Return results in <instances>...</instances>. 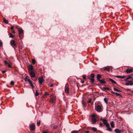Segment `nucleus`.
I'll return each instance as SVG.
<instances>
[{
  "instance_id": "f257e3e1",
  "label": "nucleus",
  "mask_w": 133,
  "mask_h": 133,
  "mask_svg": "<svg viewBox=\"0 0 133 133\" xmlns=\"http://www.w3.org/2000/svg\"><path fill=\"white\" fill-rule=\"evenodd\" d=\"M97 80L100 82L101 84H104L106 83V82L100 79V78L102 77L101 75L100 74H97Z\"/></svg>"
},
{
  "instance_id": "f03ea898",
  "label": "nucleus",
  "mask_w": 133,
  "mask_h": 133,
  "mask_svg": "<svg viewBox=\"0 0 133 133\" xmlns=\"http://www.w3.org/2000/svg\"><path fill=\"white\" fill-rule=\"evenodd\" d=\"M103 108V106L102 105H98L95 107V109L98 112H101L102 111V109Z\"/></svg>"
},
{
  "instance_id": "7ed1b4c3",
  "label": "nucleus",
  "mask_w": 133,
  "mask_h": 133,
  "mask_svg": "<svg viewBox=\"0 0 133 133\" xmlns=\"http://www.w3.org/2000/svg\"><path fill=\"white\" fill-rule=\"evenodd\" d=\"M101 121L103 122V123L104 125L106 126V127H109V125L110 124H109L107 120L104 119H102Z\"/></svg>"
},
{
  "instance_id": "20e7f679",
  "label": "nucleus",
  "mask_w": 133,
  "mask_h": 133,
  "mask_svg": "<svg viewBox=\"0 0 133 133\" xmlns=\"http://www.w3.org/2000/svg\"><path fill=\"white\" fill-rule=\"evenodd\" d=\"M18 32L19 33V37L21 38L23 34V30L22 28H19L18 29Z\"/></svg>"
},
{
  "instance_id": "39448f33",
  "label": "nucleus",
  "mask_w": 133,
  "mask_h": 133,
  "mask_svg": "<svg viewBox=\"0 0 133 133\" xmlns=\"http://www.w3.org/2000/svg\"><path fill=\"white\" fill-rule=\"evenodd\" d=\"M38 81L39 85H41L44 82V80L42 77H40L38 78Z\"/></svg>"
},
{
  "instance_id": "423d86ee",
  "label": "nucleus",
  "mask_w": 133,
  "mask_h": 133,
  "mask_svg": "<svg viewBox=\"0 0 133 133\" xmlns=\"http://www.w3.org/2000/svg\"><path fill=\"white\" fill-rule=\"evenodd\" d=\"M30 129L32 131L34 130L35 129V125L34 124H33L30 125Z\"/></svg>"
},
{
  "instance_id": "0eeeda50",
  "label": "nucleus",
  "mask_w": 133,
  "mask_h": 133,
  "mask_svg": "<svg viewBox=\"0 0 133 133\" xmlns=\"http://www.w3.org/2000/svg\"><path fill=\"white\" fill-rule=\"evenodd\" d=\"M4 62L5 65H7L9 68H11L12 67L11 65L6 60H5L4 61Z\"/></svg>"
},
{
  "instance_id": "6e6552de",
  "label": "nucleus",
  "mask_w": 133,
  "mask_h": 133,
  "mask_svg": "<svg viewBox=\"0 0 133 133\" xmlns=\"http://www.w3.org/2000/svg\"><path fill=\"white\" fill-rule=\"evenodd\" d=\"M10 45L12 46L13 45L14 46H15L16 45V44L15 41L14 40H11L10 42Z\"/></svg>"
},
{
  "instance_id": "1a4fd4ad",
  "label": "nucleus",
  "mask_w": 133,
  "mask_h": 133,
  "mask_svg": "<svg viewBox=\"0 0 133 133\" xmlns=\"http://www.w3.org/2000/svg\"><path fill=\"white\" fill-rule=\"evenodd\" d=\"M30 75L31 77L34 78L35 76V74L34 72L32 71L30 73Z\"/></svg>"
},
{
  "instance_id": "9d476101",
  "label": "nucleus",
  "mask_w": 133,
  "mask_h": 133,
  "mask_svg": "<svg viewBox=\"0 0 133 133\" xmlns=\"http://www.w3.org/2000/svg\"><path fill=\"white\" fill-rule=\"evenodd\" d=\"M101 89L102 91H105V90H108L109 91L110 90L109 88L108 87H104L102 88H100Z\"/></svg>"
},
{
  "instance_id": "9b49d317",
  "label": "nucleus",
  "mask_w": 133,
  "mask_h": 133,
  "mask_svg": "<svg viewBox=\"0 0 133 133\" xmlns=\"http://www.w3.org/2000/svg\"><path fill=\"white\" fill-rule=\"evenodd\" d=\"M97 121V119L95 118H92V124H95Z\"/></svg>"
},
{
  "instance_id": "f8f14e48",
  "label": "nucleus",
  "mask_w": 133,
  "mask_h": 133,
  "mask_svg": "<svg viewBox=\"0 0 133 133\" xmlns=\"http://www.w3.org/2000/svg\"><path fill=\"white\" fill-rule=\"evenodd\" d=\"M115 77L121 79H123L125 78V76H115Z\"/></svg>"
},
{
  "instance_id": "ddd939ff",
  "label": "nucleus",
  "mask_w": 133,
  "mask_h": 133,
  "mask_svg": "<svg viewBox=\"0 0 133 133\" xmlns=\"http://www.w3.org/2000/svg\"><path fill=\"white\" fill-rule=\"evenodd\" d=\"M65 90L66 93L67 94L69 93V88L68 87L65 86Z\"/></svg>"
},
{
  "instance_id": "4468645a",
  "label": "nucleus",
  "mask_w": 133,
  "mask_h": 133,
  "mask_svg": "<svg viewBox=\"0 0 133 133\" xmlns=\"http://www.w3.org/2000/svg\"><path fill=\"white\" fill-rule=\"evenodd\" d=\"M114 131L116 133H121L122 132L121 130H119L118 129H116L114 130Z\"/></svg>"
},
{
  "instance_id": "2eb2a0df",
  "label": "nucleus",
  "mask_w": 133,
  "mask_h": 133,
  "mask_svg": "<svg viewBox=\"0 0 133 133\" xmlns=\"http://www.w3.org/2000/svg\"><path fill=\"white\" fill-rule=\"evenodd\" d=\"M28 68L29 70L31 71L33 70V66L31 65L28 66Z\"/></svg>"
},
{
  "instance_id": "dca6fc26",
  "label": "nucleus",
  "mask_w": 133,
  "mask_h": 133,
  "mask_svg": "<svg viewBox=\"0 0 133 133\" xmlns=\"http://www.w3.org/2000/svg\"><path fill=\"white\" fill-rule=\"evenodd\" d=\"M132 70L131 69H127L126 70V72L127 73H130L132 72Z\"/></svg>"
},
{
  "instance_id": "f3484780",
  "label": "nucleus",
  "mask_w": 133,
  "mask_h": 133,
  "mask_svg": "<svg viewBox=\"0 0 133 133\" xmlns=\"http://www.w3.org/2000/svg\"><path fill=\"white\" fill-rule=\"evenodd\" d=\"M107 127V128H108L106 129V130L109 131L110 132H111V131H112V128H111V127L110 128V124L109 125V127Z\"/></svg>"
},
{
  "instance_id": "a211bd4d",
  "label": "nucleus",
  "mask_w": 133,
  "mask_h": 133,
  "mask_svg": "<svg viewBox=\"0 0 133 133\" xmlns=\"http://www.w3.org/2000/svg\"><path fill=\"white\" fill-rule=\"evenodd\" d=\"M110 125L111 127V128H114L115 127L114 125V122L112 121L110 122Z\"/></svg>"
},
{
  "instance_id": "6ab92c4d",
  "label": "nucleus",
  "mask_w": 133,
  "mask_h": 133,
  "mask_svg": "<svg viewBox=\"0 0 133 133\" xmlns=\"http://www.w3.org/2000/svg\"><path fill=\"white\" fill-rule=\"evenodd\" d=\"M9 35L10 38H13L15 37V36L11 33H9Z\"/></svg>"
},
{
  "instance_id": "aec40b11",
  "label": "nucleus",
  "mask_w": 133,
  "mask_h": 133,
  "mask_svg": "<svg viewBox=\"0 0 133 133\" xmlns=\"http://www.w3.org/2000/svg\"><path fill=\"white\" fill-rule=\"evenodd\" d=\"M108 99L106 97H105L104 98V102L106 104H107L108 103Z\"/></svg>"
},
{
  "instance_id": "412c9836",
  "label": "nucleus",
  "mask_w": 133,
  "mask_h": 133,
  "mask_svg": "<svg viewBox=\"0 0 133 133\" xmlns=\"http://www.w3.org/2000/svg\"><path fill=\"white\" fill-rule=\"evenodd\" d=\"M94 78H89V79L91 81V83H93L95 81Z\"/></svg>"
},
{
  "instance_id": "4be33fe9",
  "label": "nucleus",
  "mask_w": 133,
  "mask_h": 133,
  "mask_svg": "<svg viewBox=\"0 0 133 133\" xmlns=\"http://www.w3.org/2000/svg\"><path fill=\"white\" fill-rule=\"evenodd\" d=\"M3 21L5 24H8V20L6 19L5 18H4L3 19Z\"/></svg>"
},
{
  "instance_id": "5701e85b",
  "label": "nucleus",
  "mask_w": 133,
  "mask_h": 133,
  "mask_svg": "<svg viewBox=\"0 0 133 133\" xmlns=\"http://www.w3.org/2000/svg\"><path fill=\"white\" fill-rule=\"evenodd\" d=\"M50 101V102L52 103H55L54 99L52 98H51V99Z\"/></svg>"
},
{
  "instance_id": "b1692460",
  "label": "nucleus",
  "mask_w": 133,
  "mask_h": 133,
  "mask_svg": "<svg viewBox=\"0 0 133 133\" xmlns=\"http://www.w3.org/2000/svg\"><path fill=\"white\" fill-rule=\"evenodd\" d=\"M90 77L92 78H94L95 77L94 74L92 73L90 75Z\"/></svg>"
},
{
  "instance_id": "393cba45",
  "label": "nucleus",
  "mask_w": 133,
  "mask_h": 133,
  "mask_svg": "<svg viewBox=\"0 0 133 133\" xmlns=\"http://www.w3.org/2000/svg\"><path fill=\"white\" fill-rule=\"evenodd\" d=\"M114 91H116L118 92H121V91L120 90H118L115 88H114Z\"/></svg>"
},
{
  "instance_id": "a878e982",
  "label": "nucleus",
  "mask_w": 133,
  "mask_h": 133,
  "mask_svg": "<svg viewBox=\"0 0 133 133\" xmlns=\"http://www.w3.org/2000/svg\"><path fill=\"white\" fill-rule=\"evenodd\" d=\"M104 68L105 70H107L109 71L110 70L107 67H104Z\"/></svg>"
},
{
  "instance_id": "bb28decb",
  "label": "nucleus",
  "mask_w": 133,
  "mask_h": 133,
  "mask_svg": "<svg viewBox=\"0 0 133 133\" xmlns=\"http://www.w3.org/2000/svg\"><path fill=\"white\" fill-rule=\"evenodd\" d=\"M35 92L36 93L35 94V95L36 96H38V95H39V93L36 90Z\"/></svg>"
},
{
  "instance_id": "cd10ccee",
  "label": "nucleus",
  "mask_w": 133,
  "mask_h": 133,
  "mask_svg": "<svg viewBox=\"0 0 133 133\" xmlns=\"http://www.w3.org/2000/svg\"><path fill=\"white\" fill-rule=\"evenodd\" d=\"M109 81H110L112 83H114L115 81L113 79L110 78H109Z\"/></svg>"
},
{
  "instance_id": "c85d7f7f",
  "label": "nucleus",
  "mask_w": 133,
  "mask_h": 133,
  "mask_svg": "<svg viewBox=\"0 0 133 133\" xmlns=\"http://www.w3.org/2000/svg\"><path fill=\"white\" fill-rule=\"evenodd\" d=\"M78 131L77 130H73L71 133H78Z\"/></svg>"
},
{
  "instance_id": "c756f323",
  "label": "nucleus",
  "mask_w": 133,
  "mask_h": 133,
  "mask_svg": "<svg viewBox=\"0 0 133 133\" xmlns=\"http://www.w3.org/2000/svg\"><path fill=\"white\" fill-rule=\"evenodd\" d=\"M32 63L33 64H34L35 63V60L34 59H32Z\"/></svg>"
},
{
  "instance_id": "7c9ffc66",
  "label": "nucleus",
  "mask_w": 133,
  "mask_h": 133,
  "mask_svg": "<svg viewBox=\"0 0 133 133\" xmlns=\"http://www.w3.org/2000/svg\"><path fill=\"white\" fill-rule=\"evenodd\" d=\"M92 128V129L94 131H96L97 130V128L94 127H91Z\"/></svg>"
},
{
  "instance_id": "2f4dec72",
  "label": "nucleus",
  "mask_w": 133,
  "mask_h": 133,
  "mask_svg": "<svg viewBox=\"0 0 133 133\" xmlns=\"http://www.w3.org/2000/svg\"><path fill=\"white\" fill-rule=\"evenodd\" d=\"M28 78V76H26L25 78H24V80L25 81H28V80L29 79H28L27 78Z\"/></svg>"
},
{
  "instance_id": "473e14b6",
  "label": "nucleus",
  "mask_w": 133,
  "mask_h": 133,
  "mask_svg": "<svg viewBox=\"0 0 133 133\" xmlns=\"http://www.w3.org/2000/svg\"><path fill=\"white\" fill-rule=\"evenodd\" d=\"M14 83H15V82L13 81H11L10 82V84L11 85H14Z\"/></svg>"
},
{
  "instance_id": "72a5a7b5",
  "label": "nucleus",
  "mask_w": 133,
  "mask_h": 133,
  "mask_svg": "<svg viewBox=\"0 0 133 133\" xmlns=\"http://www.w3.org/2000/svg\"><path fill=\"white\" fill-rule=\"evenodd\" d=\"M115 94L117 96H120L121 95L119 94L117 92H115Z\"/></svg>"
},
{
  "instance_id": "f704fd0d",
  "label": "nucleus",
  "mask_w": 133,
  "mask_h": 133,
  "mask_svg": "<svg viewBox=\"0 0 133 133\" xmlns=\"http://www.w3.org/2000/svg\"><path fill=\"white\" fill-rule=\"evenodd\" d=\"M2 45L3 43L1 40H0V46H2Z\"/></svg>"
},
{
  "instance_id": "c9c22d12",
  "label": "nucleus",
  "mask_w": 133,
  "mask_h": 133,
  "mask_svg": "<svg viewBox=\"0 0 133 133\" xmlns=\"http://www.w3.org/2000/svg\"><path fill=\"white\" fill-rule=\"evenodd\" d=\"M28 81L29 82L30 85L31 84H32V83L30 79L28 80Z\"/></svg>"
},
{
  "instance_id": "e433bc0d",
  "label": "nucleus",
  "mask_w": 133,
  "mask_h": 133,
  "mask_svg": "<svg viewBox=\"0 0 133 133\" xmlns=\"http://www.w3.org/2000/svg\"><path fill=\"white\" fill-rule=\"evenodd\" d=\"M95 116H96L94 114L92 115L91 116V117L92 118H94V117H95Z\"/></svg>"
},
{
  "instance_id": "4c0bfd02",
  "label": "nucleus",
  "mask_w": 133,
  "mask_h": 133,
  "mask_svg": "<svg viewBox=\"0 0 133 133\" xmlns=\"http://www.w3.org/2000/svg\"><path fill=\"white\" fill-rule=\"evenodd\" d=\"M99 126L100 127H103V124H102V123H101V122H100L99 123Z\"/></svg>"
},
{
  "instance_id": "58836bf2",
  "label": "nucleus",
  "mask_w": 133,
  "mask_h": 133,
  "mask_svg": "<svg viewBox=\"0 0 133 133\" xmlns=\"http://www.w3.org/2000/svg\"><path fill=\"white\" fill-rule=\"evenodd\" d=\"M40 123H41V121L40 120H39V121L38 122H37V125H39L40 124Z\"/></svg>"
},
{
  "instance_id": "ea45409f",
  "label": "nucleus",
  "mask_w": 133,
  "mask_h": 133,
  "mask_svg": "<svg viewBox=\"0 0 133 133\" xmlns=\"http://www.w3.org/2000/svg\"><path fill=\"white\" fill-rule=\"evenodd\" d=\"M57 125H55L53 127V128L54 129H56L57 128Z\"/></svg>"
},
{
  "instance_id": "a19ab883",
  "label": "nucleus",
  "mask_w": 133,
  "mask_h": 133,
  "mask_svg": "<svg viewBox=\"0 0 133 133\" xmlns=\"http://www.w3.org/2000/svg\"><path fill=\"white\" fill-rule=\"evenodd\" d=\"M83 78L84 79H86V77L85 76H83Z\"/></svg>"
},
{
  "instance_id": "79ce46f5",
  "label": "nucleus",
  "mask_w": 133,
  "mask_h": 133,
  "mask_svg": "<svg viewBox=\"0 0 133 133\" xmlns=\"http://www.w3.org/2000/svg\"><path fill=\"white\" fill-rule=\"evenodd\" d=\"M127 78H128V79H129L130 78H132V77L131 76H129Z\"/></svg>"
},
{
  "instance_id": "37998d69",
  "label": "nucleus",
  "mask_w": 133,
  "mask_h": 133,
  "mask_svg": "<svg viewBox=\"0 0 133 133\" xmlns=\"http://www.w3.org/2000/svg\"><path fill=\"white\" fill-rule=\"evenodd\" d=\"M91 101V99H89V100L88 101V103H90Z\"/></svg>"
},
{
  "instance_id": "c03bdc74",
  "label": "nucleus",
  "mask_w": 133,
  "mask_h": 133,
  "mask_svg": "<svg viewBox=\"0 0 133 133\" xmlns=\"http://www.w3.org/2000/svg\"><path fill=\"white\" fill-rule=\"evenodd\" d=\"M6 71V70L2 71V72L3 74H4Z\"/></svg>"
},
{
  "instance_id": "a18cd8bd",
  "label": "nucleus",
  "mask_w": 133,
  "mask_h": 133,
  "mask_svg": "<svg viewBox=\"0 0 133 133\" xmlns=\"http://www.w3.org/2000/svg\"><path fill=\"white\" fill-rule=\"evenodd\" d=\"M130 83H127L125 84V85H127V86H129V85H130Z\"/></svg>"
},
{
  "instance_id": "49530a36",
  "label": "nucleus",
  "mask_w": 133,
  "mask_h": 133,
  "mask_svg": "<svg viewBox=\"0 0 133 133\" xmlns=\"http://www.w3.org/2000/svg\"><path fill=\"white\" fill-rule=\"evenodd\" d=\"M45 95H49V93L48 92H45Z\"/></svg>"
},
{
  "instance_id": "de8ad7c7",
  "label": "nucleus",
  "mask_w": 133,
  "mask_h": 133,
  "mask_svg": "<svg viewBox=\"0 0 133 133\" xmlns=\"http://www.w3.org/2000/svg\"><path fill=\"white\" fill-rule=\"evenodd\" d=\"M128 80V78H127L125 79V81L128 82V81H129Z\"/></svg>"
},
{
  "instance_id": "09e8293b",
  "label": "nucleus",
  "mask_w": 133,
  "mask_h": 133,
  "mask_svg": "<svg viewBox=\"0 0 133 133\" xmlns=\"http://www.w3.org/2000/svg\"><path fill=\"white\" fill-rule=\"evenodd\" d=\"M31 86V87H32L33 88H34V85H33V84H31L30 85Z\"/></svg>"
},
{
  "instance_id": "8fccbe9b",
  "label": "nucleus",
  "mask_w": 133,
  "mask_h": 133,
  "mask_svg": "<svg viewBox=\"0 0 133 133\" xmlns=\"http://www.w3.org/2000/svg\"><path fill=\"white\" fill-rule=\"evenodd\" d=\"M82 104L83 106V107L84 108L85 107V104L84 103H83V102H82Z\"/></svg>"
},
{
  "instance_id": "3c124183",
  "label": "nucleus",
  "mask_w": 133,
  "mask_h": 133,
  "mask_svg": "<svg viewBox=\"0 0 133 133\" xmlns=\"http://www.w3.org/2000/svg\"><path fill=\"white\" fill-rule=\"evenodd\" d=\"M11 30H13L14 29V26H12L11 28Z\"/></svg>"
},
{
  "instance_id": "603ef678",
  "label": "nucleus",
  "mask_w": 133,
  "mask_h": 133,
  "mask_svg": "<svg viewBox=\"0 0 133 133\" xmlns=\"http://www.w3.org/2000/svg\"><path fill=\"white\" fill-rule=\"evenodd\" d=\"M84 82V81L83 80V81H82L81 82V83H82V84H83Z\"/></svg>"
},
{
  "instance_id": "864d4df0",
  "label": "nucleus",
  "mask_w": 133,
  "mask_h": 133,
  "mask_svg": "<svg viewBox=\"0 0 133 133\" xmlns=\"http://www.w3.org/2000/svg\"><path fill=\"white\" fill-rule=\"evenodd\" d=\"M87 129H90V130H92V128H91V127H88L87 128Z\"/></svg>"
},
{
  "instance_id": "5fc2aeb1",
  "label": "nucleus",
  "mask_w": 133,
  "mask_h": 133,
  "mask_svg": "<svg viewBox=\"0 0 133 133\" xmlns=\"http://www.w3.org/2000/svg\"><path fill=\"white\" fill-rule=\"evenodd\" d=\"M111 93H112V94H115V92L113 91H111Z\"/></svg>"
},
{
  "instance_id": "6e6d98bb",
  "label": "nucleus",
  "mask_w": 133,
  "mask_h": 133,
  "mask_svg": "<svg viewBox=\"0 0 133 133\" xmlns=\"http://www.w3.org/2000/svg\"><path fill=\"white\" fill-rule=\"evenodd\" d=\"M133 85V83H130V85L132 86Z\"/></svg>"
},
{
  "instance_id": "4d7b16f0",
  "label": "nucleus",
  "mask_w": 133,
  "mask_h": 133,
  "mask_svg": "<svg viewBox=\"0 0 133 133\" xmlns=\"http://www.w3.org/2000/svg\"><path fill=\"white\" fill-rule=\"evenodd\" d=\"M53 84H52L50 85V87H53Z\"/></svg>"
},
{
  "instance_id": "13d9d810",
  "label": "nucleus",
  "mask_w": 133,
  "mask_h": 133,
  "mask_svg": "<svg viewBox=\"0 0 133 133\" xmlns=\"http://www.w3.org/2000/svg\"><path fill=\"white\" fill-rule=\"evenodd\" d=\"M12 32L13 33H15V31L14 30H12Z\"/></svg>"
},
{
  "instance_id": "bf43d9fd",
  "label": "nucleus",
  "mask_w": 133,
  "mask_h": 133,
  "mask_svg": "<svg viewBox=\"0 0 133 133\" xmlns=\"http://www.w3.org/2000/svg\"><path fill=\"white\" fill-rule=\"evenodd\" d=\"M113 83H114L116 84H117V83H116V82L115 81Z\"/></svg>"
},
{
  "instance_id": "052dcab7",
  "label": "nucleus",
  "mask_w": 133,
  "mask_h": 133,
  "mask_svg": "<svg viewBox=\"0 0 133 133\" xmlns=\"http://www.w3.org/2000/svg\"><path fill=\"white\" fill-rule=\"evenodd\" d=\"M89 132V131H86V133H88Z\"/></svg>"
},
{
  "instance_id": "680f3d73",
  "label": "nucleus",
  "mask_w": 133,
  "mask_h": 133,
  "mask_svg": "<svg viewBox=\"0 0 133 133\" xmlns=\"http://www.w3.org/2000/svg\"><path fill=\"white\" fill-rule=\"evenodd\" d=\"M43 133H48L46 131H45L43 132Z\"/></svg>"
},
{
  "instance_id": "e2e57ef3",
  "label": "nucleus",
  "mask_w": 133,
  "mask_h": 133,
  "mask_svg": "<svg viewBox=\"0 0 133 133\" xmlns=\"http://www.w3.org/2000/svg\"><path fill=\"white\" fill-rule=\"evenodd\" d=\"M128 82H131L132 81H128Z\"/></svg>"
},
{
  "instance_id": "0e129e2a",
  "label": "nucleus",
  "mask_w": 133,
  "mask_h": 133,
  "mask_svg": "<svg viewBox=\"0 0 133 133\" xmlns=\"http://www.w3.org/2000/svg\"><path fill=\"white\" fill-rule=\"evenodd\" d=\"M78 83H77V87H78Z\"/></svg>"
},
{
  "instance_id": "69168bd1",
  "label": "nucleus",
  "mask_w": 133,
  "mask_h": 133,
  "mask_svg": "<svg viewBox=\"0 0 133 133\" xmlns=\"http://www.w3.org/2000/svg\"><path fill=\"white\" fill-rule=\"evenodd\" d=\"M128 90H129V91H130V89H128Z\"/></svg>"
},
{
  "instance_id": "338daca9",
  "label": "nucleus",
  "mask_w": 133,
  "mask_h": 133,
  "mask_svg": "<svg viewBox=\"0 0 133 133\" xmlns=\"http://www.w3.org/2000/svg\"><path fill=\"white\" fill-rule=\"evenodd\" d=\"M96 85H98V84H96Z\"/></svg>"
}]
</instances>
